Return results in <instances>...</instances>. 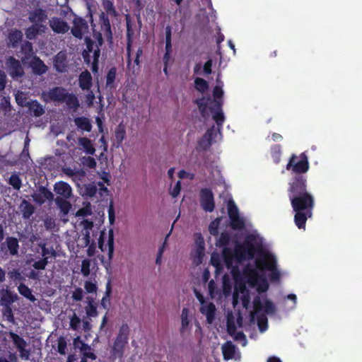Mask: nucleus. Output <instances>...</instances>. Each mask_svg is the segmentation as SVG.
<instances>
[{"label":"nucleus","mask_w":362,"mask_h":362,"mask_svg":"<svg viewBox=\"0 0 362 362\" xmlns=\"http://www.w3.org/2000/svg\"><path fill=\"white\" fill-rule=\"evenodd\" d=\"M49 26L57 34H64L69 30L67 23L57 17H54L49 21Z\"/></svg>","instance_id":"nucleus-12"},{"label":"nucleus","mask_w":362,"mask_h":362,"mask_svg":"<svg viewBox=\"0 0 362 362\" xmlns=\"http://www.w3.org/2000/svg\"><path fill=\"white\" fill-rule=\"evenodd\" d=\"M18 291L21 296L28 299L30 301L34 303L36 300L35 296L32 293L31 289L25 284L23 283L20 284L18 286Z\"/></svg>","instance_id":"nucleus-33"},{"label":"nucleus","mask_w":362,"mask_h":362,"mask_svg":"<svg viewBox=\"0 0 362 362\" xmlns=\"http://www.w3.org/2000/svg\"><path fill=\"white\" fill-rule=\"evenodd\" d=\"M66 346L67 343L66 339L63 337H60L57 341V351L60 354L64 355L66 354Z\"/></svg>","instance_id":"nucleus-57"},{"label":"nucleus","mask_w":362,"mask_h":362,"mask_svg":"<svg viewBox=\"0 0 362 362\" xmlns=\"http://www.w3.org/2000/svg\"><path fill=\"white\" fill-rule=\"evenodd\" d=\"M8 39L11 47L16 48L23 40V33L20 30L14 29L8 33Z\"/></svg>","instance_id":"nucleus-27"},{"label":"nucleus","mask_w":362,"mask_h":362,"mask_svg":"<svg viewBox=\"0 0 362 362\" xmlns=\"http://www.w3.org/2000/svg\"><path fill=\"white\" fill-rule=\"evenodd\" d=\"M88 304L85 307V310L88 317H95L98 315L96 304L92 297H87Z\"/></svg>","instance_id":"nucleus-32"},{"label":"nucleus","mask_w":362,"mask_h":362,"mask_svg":"<svg viewBox=\"0 0 362 362\" xmlns=\"http://www.w3.org/2000/svg\"><path fill=\"white\" fill-rule=\"evenodd\" d=\"M189 310L188 308H184L182 310L181 314V329L180 332L183 333L185 329L188 327L189 321L188 319Z\"/></svg>","instance_id":"nucleus-43"},{"label":"nucleus","mask_w":362,"mask_h":362,"mask_svg":"<svg viewBox=\"0 0 362 362\" xmlns=\"http://www.w3.org/2000/svg\"><path fill=\"white\" fill-rule=\"evenodd\" d=\"M103 6L107 15H110L114 17L117 16L114 4L110 0H103Z\"/></svg>","instance_id":"nucleus-42"},{"label":"nucleus","mask_w":362,"mask_h":362,"mask_svg":"<svg viewBox=\"0 0 362 362\" xmlns=\"http://www.w3.org/2000/svg\"><path fill=\"white\" fill-rule=\"evenodd\" d=\"M76 127L85 132H90L92 130V124L90 119L86 117H78L74 119Z\"/></svg>","instance_id":"nucleus-28"},{"label":"nucleus","mask_w":362,"mask_h":362,"mask_svg":"<svg viewBox=\"0 0 362 362\" xmlns=\"http://www.w3.org/2000/svg\"><path fill=\"white\" fill-rule=\"evenodd\" d=\"M81 322V320L80 317H78L76 313H74V315L70 318V328L75 331L78 330L80 327Z\"/></svg>","instance_id":"nucleus-53"},{"label":"nucleus","mask_w":362,"mask_h":362,"mask_svg":"<svg viewBox=\"0 0 362 362\" xmlns=\"http://www.w3.org/2000/svg\"><path fill=\"white\" fill-rule=\"evenodd\" d=\"M228 214L229 218L239 216L238 209L233 201L228 202Z\"/></svg>","instance_id":"nucleus-51"},{"label":"nucleus","mask_w":362,"mask_h":362,"mask_svg":"<svg viewBox=\"0 0 362 362\" xmlns=\"http://www.w3.org/2000/svg\"><path fill=\"white\" fill-rule=\"evenodd\" d=\"M200 204L206 212H212L215 208L214 196L211 189L202 188L199 192Z\"/></svg>","instance_id":"nucleus-8"},{"label":"nucleus","mask_w":362,"mask_h":362,"mask_svg":"<svg viewBox=\"0 0 362 362\" xmlns=\"http://www.w3.org/2000/svg\"><path fill=\"white\" fill-rule=\"evenodd\" d=\"M54 66L57 71L59 73L67 71L68 60L66 52L60 51L54 56Z\"/></svg>","instance_id":"nucleus-13"},{"label":"nucleus","mask_w":362,"mask_h":362,"mask_svg":"<svg viewBox=\"0 0 362 362\" xmlns=\"http://www.w3.org/2000/svg\"><path fill=\"white\" fill-rule=\"evenodd\" d=\"M81 163L84 166H86L89 168H95L96 167V161L94 158L91 156H84L81 159Z\"/></svg>","instance_id":"nucleus-56"},{"label":"nucleus","mask_w":362,"mask_h":362,"mask_svg":"<svg viewBox=\"0 0 362 362\" xmlns=\"http://www.w3.org/2000/svg\"><path fill=\"white\" fill-rule=\"evenodd\" d=\"M30 66L31 67L33 73L36 75H42L47 71V66L45 65L44 62L38 57L34 56L33 59L30 62Z\"/></svg>","instance_id":"nucleus-18"},{"label":"nucleus","mask_w":362,"mask_h":362,"mask_svg":"<svg viewBox=\"0 0 362 362\" xmlns=\"http://www.w3.org/2000/svg\"><path fill=\"white\" fill-rule=\"evenodd\" d=\"M107 247H108V258L110 260H111L113 257V252H114V234H113V230L112 229L109 230Z\"/></svg>","instance_id":"nucleus-46"},{"label":"nucleus","mask_w":362,"mask_h":362,"mask_svg":"<svg viewBox=\"0 0 362 362\" xmlns=\"http://www.w3.org/2000/svg\"><path fill=\"white\" fill-rule=\"evenodd\" d=\"M7 249L11 255H16L18 252L19 244L18 240L14 237H7L5 242Z\"/></svg>","instance_id":"nucleus-31"},{"label":"nucleus","mask_w":362,"mask_h":362,"mask_svg":"<svg viewBox=\"0 0 362 362\" xmlns=\"http://www.w3.org/2000/svg\"><path fill=\"white\" fill-rule=\"evenodd\" d=\"M219 223V219L216 218L209 224V230L210 234H211L214 236H217L218 235Z\"/></svg>","instance_id":"nucleus-58"},{"label":"nucleus","mask_w":362,"mask_h":362,"mask_svg":"<svg viewBox=\"0 0 362 362\" xmlns=\"http://www.w3.org/2000/svg\"><path fill=\"white\" fill-rule=\"evenodd\" d=\"M223 257L228 268L230 267L233 263V255L229 248L225 247L223 250Z\"/></svg>","instance_id":"nucleus-50"},{"label":"nucleus","mask_w":362,"mask_h":362,"mask_svg":"<svg viewBox=\"0 0 362 362\" xmlns=\"http://www.w3.org/2000/svg\"><path fill=\"white\" fill-rule=\"evenodd\" d=\"M195 103L197 105L202 117H206L208 115L207 108L208 103L204 98L196 100Z\"/></svg>","instance_id":"nucleus-40"},{"label":"nucleus","mask_w":362,"mask_h":362,"mask_svg":"<svg viewBox=\"0 0 362 362\" xmlns=\"http://www.w3.org/2000/svg\"><path fill=\"white\" fill-rule=\"evenodd\" d=\"M256 268L264 272L267 269L271 272L269 275L270 280L272 281H279L280 273L276 269V260L275 257L269 252L262 254V257L255 260Z\"/></svg>","instance_id":"nucleus-3"},{"label":"nucleus","mask_w":362,"mask_h":362,"mask_svg":"<svg viewBox=\"0 0 362 362\" xmlns=\"http://www.w3.org/2000/svg\"><path fill=\"white\" fill-rule=\"evenodd\" d=\"M49 260H47V258H42L39 259L38 261H36L33 263V267L35 269L37 270H43L45 269L46 266L48 264Z\"/></svg>","instance_id":"nucleus-59"},{"label":"nucleus","mask_w":362,"mask_h":362,"mask_svg":"<svg viewBox=\"0 0 362 362\" xmlns=\"http://www.w3.org/2000/svg\"><path fill=\"white\" fill-rule=\"evenodd\" d=\"M90 260L88 259H85L82 261L81 262V274L84 276H89L90 273Z\"/></svg>","instance_id":"nucleus-54"},{"label":"nucleus","mask_w":362,"mask_h":362,"mask_svg":"<svg viewBox=\"0 0 362 362\" xmlns=\"http://www.w3.org/2000/svg\"><path fill=\"white\" fill-rule=\"evenodd\" d=\"M55 202L64 214H67L71 207V204L66 201V199L57 197L55 199Z\"/></svg>","instance_id":"nucleus-38"},{"label":"nucleus","mask_w":362,"mask_h":362,"mask_svg":"<svg viewBox=\"0 0 362 362\" xmlns=\"http://www.w3.org/2000/svg\"><path fill=\"white\" fill-rule=\"evenodd\" d=\"M45 26L40 23L31 25L25 29V34L28 39L34 40L37 35L45 31Z\"/></svg>","instance_id":"nucleus-22"},{"label":"nucleus","mask_w":362,"mask_h":362,"mask_svg":"<svg viewBox=\"0 0 362 362\" xmlns=\"http://www.w3.org/2000/svg\"><path fill=\"white\" fill-rule=\"evenodd\" d=\"M195 88L200 93H204L209 88L208 82L202 78L194 80Z\"/></svg>","instance_id":"nucleus-44"},{"label":"nucleus","mask_w":362,"mask_h":362,"mask_svg":"<svg viewBox=\"0 0 362 362\" xmlns=\"http://www.w3.org/2000/svg\"><path fill=\"white\" fill-rule=\"evenodd\" d=\"M255 253V248L254 245L247 240H245L242 245H235L234 250V257L238 262L246 259H252Z\"/></svg>","instance_id":"nucleus-5"},{"label":"nucleus","mask_w":362,"mask_h":362,"mask_svg":"<svg viewBox=\"0 0 362 362\" xmlns=\"http://www.w3.org/2000/svg\"><path fill=\"white\" fill-rule=\"evenodd\" d=\"M62 103H65L66 106L71 110H76L79 106V101L78 98L74 93H66L64 97V100Z\"/></svg>","instance_id":"nucleus-30"},{"label":"nucleus","mask_w":362,"mask_h":362,"mask_svg":"<svg viewBox=\"0 0 362 362\" xmlns=\"http://www.w3.org/2000/svg\"><path fill=\"white\" fill-rule=\"evenodd\" d=\"M199 310L206 316V322L209 324H211L214 321L216 309L213 303L210 302L207 305H202Z\"/></svg>","instance_id":"nucleus-21"},{"label":"nucleus","mask_w":362,"mask_h":362,"mask_svg":"<svg viewBox=\"0 0 362 362\" xmlns=\"http://www.w3.org/2000/svg\"><path fill=\"white\" fill-rule=\"evenodd\" d=\"M47 19V11L42 8H35L29 13L28 20L33 24L45 23Z\"/></svg>","instance_id":"nucleus-14"},{"label":"nucleus","mask_w":362,"mask_h":362,"mask_svg":"<svg viewBox=\"0 0 362 362\" xmlns=\"http://www.w3.org/2000/svg\"><path fill=\"white\" fill-rule=\"evenodd\" d=\"M33 200L38 204L42 205L45 201H52L54 195L46 187L40 186L37 192L33 194Z\"/></svg>","instance_id":"nucleus-10"},{"label":"nucleus","mask_w":362,"mask_h":362,"mask_svg":"<svg viewBox=\"0 0 362 362\" xmlns=\"http://www.w3.org/2000/svg\"><path fill=\"white\" fill-rule=\"evenodd\" d=\"M21 52L26 57H30L33 54V44L29 41L24 42L21 45Z\"/></svg>","instance_id":"nucleus-49"},{"label":"nucleus","mask_w":362,"mask_h":362,"mask_svg":"<svg viewBox=\"0 0 362 362\" xmlns=\"http://www.w3.org/2000/svg\"><path fill=\"white\" fill-rule=\"evenodd\" d=\"M54 192L60 196V198L69 199L72 196V189L71 186L63 181L55 183Z\"/></svg>","instance_id":"nucleus-16"},{"label":"nucleus","mask_w":362,"mask_h":362,"mask_svg":"<svg viewBox=\"0 0 362 362\" xmlns=\"http://www.w3.org/2000/svg\"><path fill=\"white\" fill-rule=\"evenodd\" d=\"M230 235L227 232H223L220 235L216 245L218 247H226L229 244L230 242Z\"/></svg>","instance_id":"nucleus-48"},{"label":"nucleus","mask_w":362,"mask_h":362,"mask_svg":"<svg viewBox=\"0 0 362 362\" xmlns=\"http://www.w3.org/2000/svg\"><path fill=\"white\" fill-rule=\"evenodd\" d=\"M264 305H263L259 297H256L253 301V307L255 313H258L263 311Z\"/></svg>","instance_id":"nucleus-64"},{"label":"nucleus","mask_w":362,"mask_h":362,"mask_svg":"<svg viewBox=\"0 0 362 362\" xmlns=\"http://www.w3.org/2000/svg\"><path fill=\"white\" fill-rule=\"evenodd\" d=\"M286 168L294 174L288 187V196L295 212L294 223L298 228L305 229L315 207V198L307 189V177L304 175L310 168L306 152L298 156L291 154Z\"/></svg>","instance_id":"nucleus-1"},{"label":"nucleus","mask_w":362,"mask_h":362,"mask_svg":"<svg viewBox=\"0 0 362 362\" xmlns=\"http://www.w3.org/2000/svg\"><path fill=\"white\" fill-rule=\"evenodd\" d=\"M257 325L259 330L262 332L267 328V318L264 314L259 315L257 317Z\"/></svg>","instance_id":"nucleus-55"},{"label":"nucleus","mask_w":362,"mask_h":362,"mask_svg":"<svg viewBox=\"0 0 362 362\" xmlns=\"http://www.w3.org/2000/svg\"><path fill=\"white\" fill-rule=\"evenodd\" d=\"M217 85L214 88L213 96L214 100L212 101L213 105H216L217 102H220V104L223 105V90L222 89L223 83L219 80L218 77L216 78Z\"/></svg>","instance_id":"nucleus-26"},{"label":"nucleus","mask_w":362,"mask_h":362,"mask_svg":"<svg viewBox=\"0 0 362 362\" xmlns=\"http://www.w3.org/2000/svg\"><path fill=\"white\" fill-rule=\"evenodd\" d=\"M165 52H171L172 49V27L168 25L165 28Z\"/></svg>","instance_id":"nucleus-39"},{"label":"nucleus","mask_w":362,"mask_h":362,"mask_svg":"<svg viewBox=\"0 0 362 362\" xmlns=\"http://www.w3.org/2000/svg\"><path fill=\"white\" fill-rule=\"evenodd\" d=\"M100 30L103 32V34L107 41V42L110 45L113 42V34L111 28V25L110 22V19L107 14L102 12L100 15Z\"/></svg>","instance_id":"nucleus-9"},{"label":"nucleus","mask_w":362,"mask_h":362,"mask_svg":"<svg viewBox=\"0 0 362 362\" xmlns=\"http://www.w3.org/2000/svg\"><path fill=\"white\" fill-rule=\"evenodd\" d=\"M78 144L81 149H83L87 154L94 155L95 149L91 140L87 137H80L78 140Z\"/></svg>","instance_id":"nucleus-25"},{"label":"nucleus","mask_w":362,"mask_h":362,"mask_svg":"<svg viewBox=\"0 0 362 362\" xmlns=\"http://www.w3.org/2000/svg\"><path fill=\"white\" fill-rule=\"evenodd\" d=\"M222 104H220V102H217L216 105H212L209 110L212 113V118L216 122V124L218 127H221L224 121L225 116L222 110Z\"/></svg>","instance_id":"nucleus-15"},{"label":"nucleus","mask_w":362,"mask_h":362,"mask_svg":"<svg viewBox=\"0 0 362 362\" xmlns=\"http://www.w3.org/2000/svg\"><path fill=\"white\" fill-rule=\"evenodd\" d=\"M73 26L71 33L76 38L81 40L83 35L88 32V24L86 19L74 14Z\"/></svg>","instance_id":"nucleus-6"},{"label":"nucleus","mask_w":362,"mask_h":362,"mask_svg":"<svg viewBox=\"0 0 362 362\" xmlns=\"http://www.w3.org/2000/svg\"><path fill=\"white\" fill-rule=\"evenodd\" d=\"M18 300V296L16 293H13L9 290H5L2 294L1 300L7 305H10Z\"/></svg>","instance_id":"nucleus-36"},{"label":"nucleus","mask_w":362,"mask_h":362,"mask_svg":"<svg viewBox=\"0 0 362 362\" xmlns=\"http://www.w3.org/2000/svg\"><path fill=\"white\" fill-rule=\"evenodd\" d=\"M26 107H28L31 115L36 117H40L45 113L43 106L37 100L27 102Z\"/></svg>","instance_id":"nucleus-23"},{"label":"nucleus","mask_w":362,"mask_h":362,"mask_svg":"<svg viewBox=\"0 0 362 362\" xmlns=\"http://www.w3.org/2000/svg\"><path fill=\"white\" fill-rule=\"evenodd\" d=\"M126 25H127V63L130 64L131 62V52H132V45L133 42V37H134V30L132 28V24L131 22V18L129 15L126 16Z\"/></svg>","instance_id":"nucleus-11"},{"label":"nucleus","mask_w":362,"mask_h":362,"mask_svg":"<svg viewBox=\"0 0 362 362\" xmlns=\"http://www.w3.org/2000/svg\"><path fill=\"white\" fill-rule=\"evenodd\" d=\"M130 329L127 323H123L119 329L111 348V354L115 358H122L125 347L128 344Z\"/></svg>","instance_id":"nucleus-2"},{"label":"nucleus","mask_w":362,"mask_h":362,"mask_svg":"<svg viewBox=\"0 0 362 362\" xmlns=\"http://www.w3.org/2000/svg\"><path fill=\"white\" fill-rule=\"evenodd\" d=\"M7 63L11 71V74L13 76H23V75L24 74V71L20 62L18 59H16L13 57H10L8 59Z\"/></svg>","instance_id":"nucleus-20"},{"label":"nucleus","mask_w":362,"mask_h":362,"mask_svg":"<svg viewBox=\"0 0 362 362\" xmlns=\"http://www.w3.org/2000/svg\"><path fill=\"white\" fill-rule=\"evenodd\" d=\"M91 214H92V210H91L90 204L89 203L87 204V206L79 209L76 214V215L77 216H83V217L88 216Z\"/></svg>","instance_id":"nucleus-60"},{"label":"nucleus","mask_w":362,"mask_h":362,"mask_svg":"<svg viewBox=\"0 0 362 362\" xmlns=\"http://www.w3.org/2000/svg\"><path fill=\"white\" fill-rule=\"evenodd\" d=\"M126 136V130L124 126L122 124H119L117 126V127L115 129V142H116V147L119 148L122 146V142L125 138Z\"/></svg>","instance_id":"nucleus-34"},{"label":"nucleus","mask_w":362,"mask_h":362,"mask_svg":"<svg viewBox=\"0 0 362 362\" xmlns=\"http://www.w3.org/2000/svg\"><path fill=\"white\" fill-rule=\"evenodd\" d=\"M230 226L233 230H242L245 227L244 220L239 216L230 218Z\"/></svg>","instance_id":"nucleus-41"},{"label":"nucleus","mask_w":362,"mask_h":362,"mask_svg":"<svg viewBox=\"0 0 362 362\" xmlns=\"http://www.w3.org/2000/svg\"><path fill=\"white\" fill-rule=\"evenodd\" d=\"M71 298L75 301H81L83 298V291L81 288H76L72 292Z\"/></svg>","instance_id":"nucleus-63"},{"label":"nucleus","mask_w":362,"mask_h":362,"mask_svg":"<svg viewBox=\"0 0 362 362\" xmlns=\"http://www.w3.org/2000/svg\"><path fill=\"white\" fill-rule=\"evenodd\" d=\"M243 273L250 286L258 285L259 292H266L268 290L269 284L266 278L264 275L262 276L259 275L257 268H254L250 264H247L244 267Z\"/></svg>","instance_id":"nucleus-4"},{"label":"nucleus","mask_w":362,"mask_h":362,"mask_svg":"<svg viewBox=\"0 0 362 362\" xmlns=\"http://www.w3.org/2000/svg\"><path fill=\"white\" fill-rule=\"evenodd\" d=\"M66 93L67 91L64 88L56 86L48 91L47 96L52 101L62 103L64 100Z\"/></svg>","instance_id":"nucleus-17"},{"label":"nucleus","mask_w":362,"mask_h":362,"mask_svg":"<svg viewBox=\"0 0 362 362\" xmlns=\"http://www.w3.org/2000/svg\"><path fill=\"white\" fill-rule=\"evenodd\" d=\"M84 288L88 293H95L98 290V286L95 283L91 281H86L84 284Z\"/></svg>","instance_id":"nucleus-61"},{"label":"nucleus","mask_w":362,"mask_h":362,"mask_svg":"<svg viewBox=\"0 0 362 362\" xmlns=\"http://www.w3.org/2000/svg\"><path fill=\"white\" fill-rule=\"evenodd\" d=\"M263 311L266 314H274L276 312L274 304L269 300H265Z\"/></svg>","instance_id":"nucleus-62"},{"label":"nucleus","mask_w":362,"mask_h":362,"mask_svg":"<svg viewBox=\"0 0 362 362\" xmlns=\"http://www.w3.org/2000/svg\"><path fill=\"white\" fill-rule=\"evenodd\" d=\"M8 277L13 281H21L25 280L21 273L17 269H13L8 273Z\"/></svg>","instance_id":"nucleus-52"},{"label":"nucleus","mask_w":362,"mask_h":362,"mask_svg":"<svg viewBox=\"0 0 362 362\" xmlns=\"http://www.w3.org/2000/svg\"><path fill=\"white\" fill-rule=\"evenodd\" d=\"M222 353L225 360L232 359L235 353V346L231 341H227L222 346Z\"/></svg>","instance_id":"nucleus-29"},{"label":"nucleus","mask_w":362,"mask_h":362,"mask_svg":"<svg viewBox=\"0 0 362 362\" xmlns=\"http://www.w3.org/2000/svg\"><path fill=\"white\" fill-rule=\"evenodd\" d=\"M8 184L11 185L13 189L19 190L22 186V181L18 175L12 174L9 177Z\"/></svg>","instance_id":"nucleus-45"},{"label":"nucleus","mask_w":362,"mask_h":362,"mask_svg":"<svg viewBox=\"0 0 362 362\" xmlns=\"http://www.w3.org/2000/svg\"><path fill=\"white\" fill-rule=\"evenodd\" d=\"M93 78L88 70L82 71L78 77V85L83 90H89L93 85Z\"/></svg>","instance_id":"nucleus-19"},{"label":"nucleus","mask_w":362,"mask_h":362,"mask_svg":"<svg viewBox=\"0 0 362 362\" xmlns=\"http://www.w3.org/2000/svg\"><path fill=\"white\" fill-rule=\"evenodd\" d=\"M226 328L227 332L230 336H233L235 334L237 328L233 316H228L226 322Z\"/></svg>","instance_id":"nucleus-47"},{"label":"nucleus","mask_w":362,"mask_h":362,"mask_svg":"<svg viewBox=\"0 0 362 362\" xmlns=\"http://www.w3.org/2000/svg\"><path fill=\"white\" fill-rule=\"evenodd\" d=\"M117 69L115 67H112L108 71L106 76V88H112L114 87V83L116 78Z\"/></svg>","instance_id":"nucleus-37"},{"label":"nucleus","mask_w":362,"mask_h":362,"mask_svg":"<svg viewBox=\"0 0 362 362\" xmlns=\"http://www.w3.org/2000/svg\"><path fill=\"white\" fill-rule=\"evenodd\" d=\"M8 336L10 339H11L15 347L19 351L20 357L23 360H29L30 351L26 349L28 345L26 341L23 337L11 331L8 332Z\"/></svg>","instance_id":"nucleus-7"},{"label":"nucleus","mask_w":362,"mask_h":362,"mask_svg":"<svg viewBox=\"0 0 362 362\" xmlns=\"http://www.w3.org/2000/svg\"><path fill=\"white\" fill-rule=\"evenodd\" d=\"M271 156L273 161L278 164L281 160V156L282 153L281 146L279 144H274L271 146L270 148Z\"/></svg>","instance_id":"nucleus-35"},{"label":"nucleus","mask_w":362,"mask_h":362,"mask_svg":"<svg viewBox=\"0 0 362 362\" xmlns=\"http://www.w3.org/2000/svg\"><path fill=\"white\" fill-rule=\"evenodd\" d=\"M20 211L24 219H28L35 212V206L28 201L23 199L20 206Z\"/></svg>","instance_id":"nucleus-24"}]
</instances>
